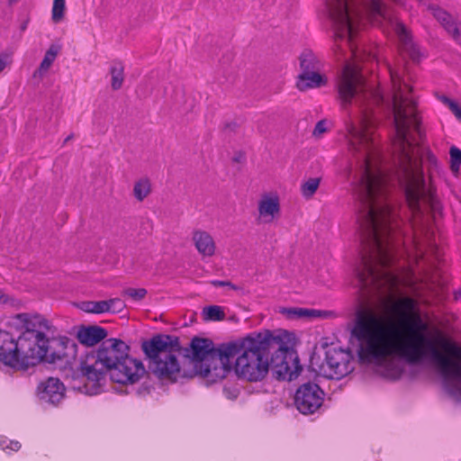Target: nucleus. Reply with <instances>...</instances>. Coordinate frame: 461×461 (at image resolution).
<instances>
[{
	"label": "nucleus",
	"instance_id": "obj_1",
	"mask_svg": "<svg viewBox=\"0 0 461 461\" xmlns=\"http://www.w3.org/2000/svg\"><path fill=\"white\" fill-rule=\"evenodd\" d=\"M405 67L390 68L393 84L392 103L366 83L358 68L346 64L337 82L338 99L347 111L348 147L359 155V179L355 192L359 208L357 222L363 253L361 267L357 271H385L393 259L391 209L386 202L387 178L379 166V156L373 140L375 119L368 112L370 105L383 106L393 113V152L399 164V182L412 211H421L427 199L422 171V159L428 148L423 147V131L411 95V88L403 78Z\"/></svg>",
	"mask_w": 461,
	"mask_h": 461
},
{
	"label": "nucleus",
	"instance_id": "obj_2",
	"mask_svg": "<svg viewBox=\"0 0 461 461\" xmlns=\"http://www.w3.org/2000/svg\"><path fill=\"white\" fill-rule=\"evenodd\" d=\"M403 306L396 322L359 312L351 330L359 343V358L381 366L383 375L393 380L402 376L405 365L420 366L432 359V333L412 299L404 300Z\"/></svg>",
	"mask_w": 461,
	"mask_h": 461
},
{
	"label": "nucleus",
	"instance_id": "obj_3",
	"mask_svg": "<svg viewBox=\"0 0 461 461\" xmlns=\"http://www.w3.org/2000/svg\"><path fill=\"white\" fill-rule=\"evenodd\" d=\"M230 342L214 346L212 339L194 337L188 348L182 347L177 336L157 334L141 343L150 372L161 380L176 382L182 373L177 355L183 354L194 362V373L210 383L225 377L228 371Z\"/></svg>",
	"mask_w": 461,
	"mask_h": 461
},
{
	"label": "nucleus",
	"instance_id": "obj_4",
	"mask_svg": "<svg viewBox=\"0 0 461 461\" xmlns=\"http://www.w3.org/2000/svg\"><path fill=\"white\" fill-rule=\"evenodd\" d=\"M451 276L447 261L434 244V368L442 378L445 392L461 402V332L457 317L447 307Z\"/></svg>",
	"mask_w": 461,
	"mask_h": 461
},
{
	"label": "nucleus",
	"instance_id": "obj_5",
	"mask_svg": "<svg viewBox=\"0 0 461 461\" xmlns=\"http://www.w3.org/2000/svg\"><path fill=\"white\" fill-rule=\"evenodd\" d=\"M230 347L232 348L228 354V371L237 357L235 373L249 382L262 381L270 368L276 379L287 381L296 379L303 370L296 352L268 330L230 341Z\"/></svg>",
	"mask_w": 461,
	"mask_h": 461
},
{
	"label": "nucleus",
	"instance_id": "obj_6",
	"mask_svg": "<svg viewBox=\"0 0 461 461\" xmlns=\"http://www.w3.org/2000/svg\"><path fill=\"white\" fill-rule=\"evenodd\" d=\"M329 14L334 24V51L342 50L338 41H344L353 52V41L360 21L366 17L373 24L382 26L383 23L393 24L400 41V52L403 59L410 58L419 62L422 57L420 47L412 41L408 28L393 16L382 0H326Z\"/></svg>",
	"mask_w": 461,
	"mask_h": 461
},
{
	"label": "nucleus",
	"instance_id": "obj_7",
	"mask_svg": "<svg viewBox=\"0 0 461 461\" xmlns=\"http://www.w3.org/2000/svg\"><path fill=\"white\" fill-rule=\"evenodd\" d=\"M7 326L21 331L17 339H3L0 346V362L6 366L26 371L30 364L40 359V344L53 327L41 314L17 313L8 318Z\"/></svg>",
	"mask_w": 461,
	"mask_h": 461
},
{
	"label": "nucleus",
	"instance_id": "obj_8",
	"mask_svg": "<svg viewBox=\"0 0 461 461\" xmlns=\"http://www.w3.org/2000/svg\"><path fill=\"white\" fill-rule=\"evenodd\" d=\"M130 352V347L120 339H107L95 352L87 354L80 363V370L87 380L100 384L107 372Z\"/></svg>",
	"mask_w": 461,
	"mask_h": 461
},
{
	"label": "nucleus",
	"instance_id": "obj_9",
	"mask_svg": "<svg viewBox=\"0 0 461 461\" xmlns=\"http://www.w3.org/2000/svg\"><path fill=\"white\" fill-rule=\"evenodd\" d=\"M353 356L348 349L330 348L322 361L315 354L311 357L310 368L317 375L329 379H341L354 370Z\"/></svg>",
	"mask_w": 461,
	"mask_h": 461
},
{
	"label": "nucleus",
	"instance_id": "obj_10",
	"mask_svg": "<svg viewBox=\"0 0 461 461\" xmlns=\"http://www.w3.org/2000/svg\"><path fill=\"white\" fill-rule=\"evenodd\" d=\"M40 348L41 349V352L38 354L40 359L30 364V367L35 366L43 360L50 364H57L58 362L70 364L76 358L77 352L76 342L67 337L59 339H48L46 337L40 344Z\"/></svg>",
	"mask_w": 461,
	"mask_h": 461
},
{
	"label": "nucleus",
	"instance_id": "obj_11",
	"mask_svg": "<svg viewBox=\"0 0 461 461\" xmlns=\"http://www.w3.org/2000/svg\"><path fill=\"white\" fill-rule=\"evenodd\" d=\"M324 396V391L317 384L306 382L297 388L294 405L303 415L313 414L322 406Z\"/></svg>",
	"mask_w": 461,
	"mask_h": 461
},
{
	"label": "nucleus",
	"instance_id": "obj_12",
	"mask_svg": "<svg viewBox=\"0 0 461 461\" xmlns=\"http://www.w3.org/2000/svg\"><path fill=\"white\" fill-rule=\"evenodd\" d=\"M146 373L143 363L128 354L120 362L113 366L107 374L111 380L122 384H133Z\"/></svg>",
	"mask_w": 461,
	"mask_h": 461
},
{
	"label": "nucleus",
	"instance_id": "obj_13",
	"mask_svg": "<svg viewBox=\"0 0 461 461\" xmlns=\"http://www.w3.org/2000/svg\"><path fill=\"white\" fill-rule=\"evenodd\" d=\"M36 395L42 404L59 406L65 399L66 387L60 379L50 376L38 384Z\"/></svg>",
	"mask_w": 461,
	"mask_h": 461
},
{
	"label": "nucleus",
	"instance_id": "obj_14",
	"mask_svg": "<svg viewBox=\"0 0 461 461\" xmlns=\"http://www.w3.org/2000/svg\"><path fill=\"white\" fill-rule=\"evenodd\" d=\"M434 18L461 46V23H456L448 13L440 8H434Z\"/></svg>",
	"mask_w": 461,
	"mask_h": 461
},
{
	"label": "nucleus",
	"instance_id": "obj_15",
	"mask_svg": "<svg viewBox=\"0 0 461 461\" xmlns=\"http://www.w3.org/2000/svg\"><path fill=\"white\" fill-rule=\"evenodd\" d=\"M107 336V331L104 328L100 326H88L82 327L77 334V338L78 341L86 346L91 347L94 346L103 339H104Z\"/></svg>",
	"mask_w": 461,
	"mask_h": 461
},
{
	"label": "nucleus",
	"instance_id": "obj_16",
	"mask_svg": "<svg viewBox=\"0 0 461 461\" xmlns=\"http://www.w3.org/2000/svg\"><path fill=\"white\" fill-rule=\"evenodd\" d=\"M192 240L198 252L203 257H212L215 253V242L207 231L195 230Z\"/></svg>",
	"mask_w": 461,
	"mask_h": 461
},
{
	"label": "nucleus",
	"instance_id": "obj_17",
	"mask_svg": "<svg viewBox=\"0 0 461 461\" xmlns=\"http://www.w3.org/2000/svg\"><path fill=\"white\" fill-rule=\"evenodd\" d=\"M326 82V78L320 74V71H312L308 73H300L296 82V86L300 91H305L309 88L324 86Z\"/></svg>",
	"mask_w": 461,
	"mask_h": 461
},
{
	"label": "nucleus",
	"instance_id": "obj_18",
	"mask_svg": "<svg viewBox=\"0 0 461 461\" xmlns=\"http://www.w3.org/2000/svg\"><path fill=\"white\" fill-rule=\"evenodd\" d=\"M280 312L285 315L288 319L296 320V319H313L325 317L327 315L326 312L314 310V309H307V308H282Z\"/></svg>",
	"mask_w": 461,
	"mask_h": 461
},
{
	"label": "nucleus",
	"instance_id": "obj_19",
	"mask_svg": "<svg viewBox=\"0 0 461 461\" xmlns=\"http://www.w3.org/2000/svg\"><path fill=\"white\" fill-rule=\"evenodd\" d=\"M301 73L321 70V61L311 50H304L300 55Z\"/></svg>",
	"mask_w": 461,
	"mask_h": 461
},
{
	"label": "nucleus",
	"instance_id": "obj_20",
	"mask_svg": "<svg viewBox=\"0 0 461 461\" xmlns=\"http://www.w3.org/2000/svg\"><path fill=\"white\" fill-rule=\"evenodd\" d=\"M280 205L276 197H265L258 203L259 214L263 217H270L267 221H270L274 217L279 213Z\"/></svg>",
	"mask_w": 461,
	"mask_h": 461
},
{
	"label": "nucleus",
	"instance_id": "obj_21",
	"mask_svg": "<svg viewBox=\"0 0 461 461\" xmlns=\"http://www.w3.org/2000/svg\"><path fill=\"white\" fill-rule=\"evenodd\" d=\"M111 75V87L113 90L122 88L124 81V67L121 61H113L109 69Z\"/></svg>",
	"mask_w": 461,
	"mask_h": 461
},
{
	"label": "nucleus",
	"instance_id": "obj_22",
	"mask_svg": "<svg viewBox=\"0 0 461 461\" xmlns=\"http://www.w3.org/2000/svg\"><path fill=\"white\" fill-rule=\"evenodd\" d=\"M151 192V184L149 178L143 177L135 182L133 186V195L139 201L142 202Z\"/></svg>",
	"mask_w": 461,
	"mask_h": 461
},
{
	"label": "nucleus",
	"instance_id": "obj_23",
	"mask_svg": "<svg viewBox=\"0 0 461 461\" xmlns=\"http://www.w3.org/2000/svg\"><path fill=\"white\" fill-rule=\"evenodd\" d=\"M106 301H86L81 303L80 309L89 313H104L109 312Z\"/></svg>",
	"mask_w": 461,
	"mask_h": 461
},
{
	"label": "nucleus",
	"instance_id": "obj_24",
	"mask_svg": "<svg viewBox=\"0 0 461 461\" xmlns=\"http://www.w3.org/2000/svg\"><path fill=\"white\" fill-rule=\"evenodd\" d=\"M59 49L60 48L56 45H51L50 47V49L46 51L37 72L41 74L42 72H46L50 68L59 51Z\"/></svg>",
	"mask_w": 461,
	"mask_h": 461
},
{
	"label": "nucleus",
	"instance_id": "obj_25",
	"mask_svg": "<svg viewBox=\"0 0 461 461\" xmlns=\"http://www.w3.org/2000/svg\"><path fill=\"white\" fill-rule=\"evenodd\" d=\"M321 183L320 177H311L301 185V194L306 198H312L316 193Z\"/></svg>",
	"mask_w": 461,
	"mask_h": 461
},
{
	"label": "nucleus",
	"instance_id": "obj_26",
	"mask_svg": "<svg viewBox=\"0 0 461 461\" xmlns=\"http://www.w3.org/2000/svg\"><path fill=\"white\" fill-rule=\"evenodd\" d=\"M204 319L207 321H221L225 317V313L221 307L211 305L203 308Z\"/></svg>",
	"mask_w": 461,
	"mask_h": 461
},
{
	"label": "nucleus",
	"instance_id": "obj_27",
	"mask_svg": "<svg viewBox=\"0 0 461 461\" xmlns=\"http://www.w3.org/2000/svg\"><path fill=\"white\" fill-rule=\"evenodd\" d=\"M449 155L451 171L457 176L461 166V149L453 146L450 148Z\"/></svg>",
	"mask_w": 461,
	"mask_h": 461
},
{
	"label": "nucleus",
	"instance_id": "obj_28",
	"mask_svg": "<svg viewBox=\"0 0 461 461\" xmlns=\"http://www.w3.org/2000/svg\"><path fill=\"white\" fill-rule=\"evenodd\" d=\"M66 9L65 0H54L52 6V20L54 23H59L64 18Z\"/></svg>",
	"mask_w": 461,
	"mask_h": 461
},
{
	"label": "nucleus",
	"instance_id": "obj_29",
	"mask_svg": "<svg viewBox=\"0 0 461 461\" xmlns=\"http://www.w3.org/2000/svg\"><path fill=\"white\" fill-rule=\"evenodd\" d=\"M147 294L145 288H126L122 291V295L128 296L134 301L142 300Z\"/></svg>",
	"mask_w": 461,
	"mask_h": 461
},
{
	"label": "nucleus",
	"instance_id": "obj_30",
	"mask_svg": "<svg viewBox=\"0 0 461 461\" xmlns=\"http://www.w3.org/2000/svg\"><path fill=\"white\" fill-rule=\"evenodd\" d=\"M107 306L109 307L108 312H121L125 307V303L120 298H113L106 301Z\"/></svg>",
	"mask_w": 461,
	"mask_h": 461
},
{
	"label": "nucleus",
	"instance_id": "obj_31",
	"mask_svg": "<svg viewBox=\"0 0 461 461\" xmlns=\"http://www.w3.org/2000/svg\"><path fill=\"white\" fill-rule=\"evenodd\" d=\"M21 447V444L16 440H9L7 438L0 440V448L4 451H18Z\"/></svg>",
	"mask_w": 461,
	"mask_h": 461
},
{
	"label": "nucleus",
	"instance_id": "obj_32",
	"mask_svg": "<svg viewBox=\"0 0 461 461\" xmlns=\"http://www.w3.org/2000/svg\"><path fill=\"white\" fill-rule=\"evenodd\" d=\"M436 96L450 111H451V109L455 108V106L457 104V103L455 100L450 99L449 97H447L444 95H437Z\"/></svg>",
	"mask_w": 461,
	"mask_h": 461
},
{
	"label": "nucleus",
	"instance_id": "obj_33",
	"mask_svg": "<svg viewBox=\"0 0 461 461\" xmlns=\"http://www.w3.org/2000/svg\"><path fill=\"white\" fill-rule=\"evenodd\" d=\"M325 125H326L325 121H323V120L319 121L316 123L314 130L312 131L313 136L318 137V136H321L322 133H324L327 131Z\"/></svg>",
	"mask_w": 461,
	"mask_h": 461
},
{
	"label": "nucleus",
	"instance_id": "obj_34",
	"mask_svg": "<svg viewBox=\"0 0 461 461\" xmlns=\"http://www.w3.org/2000/svg\"><path fill=\"white\" fill-rule=\"evenodd\" d=\"M14 298L9 296L0 289V304H14Z\"/></svg>",
	"mask_w": 461,
	"mask_h": 461
},
{
	"label": "nucleus",
	"instance_id": "obj_35",
	"mask_svg": "<svg viewBox=\"0 0 461 461\" xmlns=\"http://www.w3.org/2000/svg\"><path fill=\"white\" fill-rule=\"evenodd\" d=\"M211 284L213 286H229L234 290L238 289V287L235 285H233L232 283H230V281L212 280L211 282Z\"/></svg>",
	"mask_w": 461,
	"mask_h": 461
},
{
	"label": "nucleus",
	"instance_id": "obj_36",
	"mask_svg": "<svg viewBox=\"0 0 461 461\" xmlns=\"http://www.w3.org/2000/svg\"><path fill=\"white\" fill-rule=\"evenodd\" d=\"M10 59V55L7 53L0 54V73L5 68Z\"/></svg>",
	"mask_w": 461,
	"mask_h": 461
},
{
	"label": "nucleus",
	"instance_id": "obj_37",
	"mask_svg": "<svg viewBox=\"0 0 461 461\" xmlns=\"http://www.w3.org/2000/svg\"><path fill=\"white\" fill-rule=\"evenodd\" d=\"M433 207H434V217L436 216V213H439L441 214V212H442V206L440 204V203L436 199V197L434 196V204H433Z\"/></svg>",
	"mask_w": 461,
	"mask_h": 461
},
{
	"label": "nucleus",
	"instance_id": "obj_38",
	"mask_svg": "<svg viewBox=\"0 0 461 461\" xmlns=\"http://www.w3.org/2000/svg\"><path fill=\"white\" fill-rule=\"evenodd\" d=\"M451 112L457 120L461 121V106L458 104L455 106V108L451 109Z\"/></svg>",
	"mask_w": 461,
	"mask_h": 461
},
{
	"label": "nucleus",
	"instance_id": "obj_39",
	"mask_svg": "<svg viewBox=\"0 0 461 461\" xmlns=\"http://www.w3.org/2000/svg\"><path fill=\"white\" fill-rule=\"evenodd\" d=\"M453 300L455 302H461V286L453 292Z\"/></svg>",
	"mask_w": 461,
	"mask_h": 461
},
{
	"label": "nucleus",
	"instance_id": "obj_40",
	"mask_svg": "<svg viewBox=\"0 0 461 461\" xmlns=\"http://www.w3.org/2000/svg\"><path fill=\"white\" fill-rule=\"evenodd\" d=\"M73 138V134H70L69 136H68L65 140H64V143H67L68 140H70L71 139Z\"/></svg>",
	"mask_w": 461,
	"mask_h": 461
},
{
	"label": "nucleus",
	"instance_id": "obj_41",
	"mask_svg": "<svg viewBox=\"0 0 461 461\" xmlns=\"http://www.w3.org/2000/svg\"><path fill=\"white\" fill-rule=\"evenodd\" d=\"M227 127H230V130H234V128L236 127V123L228 124Z\"/></svg>",
	"mask_w": 461,
	"mask_h": 461
},
{
	"label": "nucleus",
	"instance_id": "obj_42",
	"mask_svg": "<svg viewBox=\"0 0 461 461\" xmlns=\"http://www.w3.org/2000/svg\"><path fill=\"white\" fill-rule=\"evenodd\" d=\"M17 0H9V4L12 5L14 3H15Z\"/></svg>",
	"mask_w": 461,
	"mask_h": 461
}]
</instances>
